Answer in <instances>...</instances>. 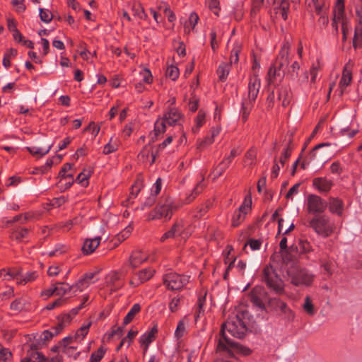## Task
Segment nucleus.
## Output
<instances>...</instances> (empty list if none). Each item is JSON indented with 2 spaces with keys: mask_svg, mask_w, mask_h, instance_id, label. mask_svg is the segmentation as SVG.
Masks as SVG:
<instances>
[{
  "mask_svg": "<svg viewBox=\"0 0 362 362\" xmlns=\"http://www.w3.org/2000/svg\"><path fill=\"white\" fill-rule=\"evenodd\" d=\"M262 279L267 287L275 293L281 295L284 293V282L273 267L269 265L264 267Z\"/></svg>",
  "mask_w": 362,
  "mask_h": 362,
  "instance_id": "nucleus-7",
  "label": "nucleus"
},
{
  "mask_svg": "<svg viewBox=\"0 0 362 362\" xmlns=\"http://www.w3.org/2000/svg\"><path fill=\"white\" fill-rule=\"evenodd\" d=\"M0 276L4 281L17 280L19 277V272L11 269H2L0 271Z\"/></svg>",
  "mask_w": 362,
  "mask_h": 362,
  "instance_id": "nucleus-28",
  "label": "nucleus"
},
{
  "mask_svg": "<svg viewBox=\"0 0 362 362\" xmlns=\"http://www.w3.org/2000/svg\"><path fill=\"white\" fill-rule=\"evenodd\" d=\"M142 82L149 84L152 82L153 77L149 69L143 68L139 73V78Z\"/></svg>",
  "mask_w": 362,
  "mask_h": 362,
  "instance_id": "nucleus-42",
  "label": "nucleus"
},
{
  "mask_svg": "<svg viewBox=\"0 0 362 362\" xmlns=\"http://www.w3.org/2000/svg\"><path fill=\"white\" fill-rule=\"evenodd\" d=\"M179 207V203L175 202L172 199H167L164 202H160L154 210L148 214L147 219L149 221L163 219L165 221H167L171 218L174 211Z\"/></svg>",
  "mask_w": 362,
  "mask_h": 362,
  "instance_id": "nucleus-3",
  "label": "nucleus"
},
{
  "mask_svg": "<svg viewBox=\"0 0 362 362\" xmlns=\"http://www.w3.org/2000/svg\"><path fill=\"white\" fill-rule=\"evenodd\" d=\"M30 359L32 362H47L49 360L40 352L33 353Z\"/></svg>",
  "mask_w": 362,
  "mask_h": 362,
  "instance_id": "nucleus-62",
  "label": "nucleus"
},
{
  "mask_svg": "<svg viewBox=\"0 0 362 362\" xmlns=\"http://www.w3.org/2000/svg\"><path fill=\"white\" fill-rule=\"evenodd\" d=\"M303 308L304 311L309 315H314L316 313V310L312 302V300L309 296H306L304 299V303L303 304Z\"/></svg>",
  "mask_w": 362,
  "mask_h": 362,
  "instance_id": "nucleus-41",
  "label": "nucleus"
},
{
  "mask_svg": "<svg viewBox=\"0 0 362 362\" xmlns=\"http://www.w3.org/2000/svg\"><path fill=\"white\" fill-rule=\"evenodd\" d=\"M155 270L151 268H145L136 274V278H134L129 282L132 286H137L149 280L154 274Z\"/></svg>",
  "mask_w": 362,
  "mask_h": 362,
  "instance_id": "nucleus-16",
  "label": "nucleus"
},
{
  "mask_svg": "<svg viewBox=\"0 0 362 362\" xmlns=\"http://www.w3.org/2000/svg\"><path fill=\"white\" fill-rule=\"evenodd\" d=\"M67 246L63 244H57L54 249L45 252L49 257L59 256L67 251Z\"/></svg>",
  "mask_w": 362,
  "mask_h": 362,
  "instance_id": "nucleus-47",
  "label": "nucleus"
},
{
  "mask_svg": "<svg viewBox=\"0 0 362 362\" xmlns=\"http://www.w3.org/2000/svg\"><path fill=\"white\" fill-rule=\"evenodd\" d=\"M166 122L163 117L158 118L154 125L155 134H159L164 133L166 130Z\"/></svg>",
  "mask_w": 362,
  "mask_h": 362,
  "instance_id": "nucleus-48",
  "label": "nucleus"
},
{
  "mask_svg": "<svg viewBox=\"0 0 362 362\" xmlns=\"http://www.w3.org/2000/svg\"><path fill=\"white\" fill-rule=\"evenodd\" d=\"M247 328L245 322L240 315L230 317L221 327L220 338L217 344V351L223 352L226 356L233 357L235 354L240 353L245 356L249 355L251 351L238 343L230 340L227 332L236 338H242L246 332Z\"/></svg>",
  "mask_w": 362,
  "mask_h": 362,
  "instance_id": "nucleus-1",
  "label": "nucleus"
},
{
  "mask_svg": "<svg viewBox=\"0 0 362 362\" xmlns=\"http://www.w3.org/2000/svg\"><path fill=\"white\" fill-rule=\"evenodd\" d=\"M257 156V151L254 148H251L249 149L245 153V163L247 165H252L255 163Z\"/></svg>",
  "mask_w": 362,
  "mask_h": 362,
  "instance_id": "nucleus-45",
  "label": "nucleus"
},
{
  "mask_svg": "<svg viewBox=\"0 0 362 362\" xmlns=\"http://www.w3.org/2000/svg\"><path fill=\"white\" fill-rule=\"evenodd\" d=\"M179 69L177 66L171 65L168 66L166 70V76L172 79L173 81H175L179 77Z\"/></svg>",
  "mask_w": 362,
  "mask_h": 362,
  "instance_id": "nucleus-51",
  "label": "nucleus"
},
{
  "mask_svg": "<svg viewBox=\"0 0 362 362\" xmlns=\"http://www.w3.org/2000/svg\"><path fill=\"white\" fill-rule=\"evenodd\" d=\"M90 173L89 171L85 170L79 173L76 179V182L79 183L83 187H86L88 184V180L90 177Z\"/></svg>",
  "mask_w": 362,
  "mask_h": 362,
  "instance_id": "nucleus-50",
  "label": "nucleus"
},
{
  "mask_svg": "<svg viewBox=\"0 0 362 362\" xmlns=\"http://www.w3.org/2000/svg\"><path fill=\"white\" fill-rule=\"evenodd\" d=\"M276 308L277 310L280 312V314L284 315L286 320L289 321L293 320L295 313L285 302L277 299L276 300Z\"/></svg>",
  "mask_w": 362,
  "mask_h": 362,
  "instance_id": "nucleus-17",
  "label": "nucleus"
},
{
  "mask_svg": "<svg viewBox=\"0 0 362 362\" xmlns=\"http://www.w3.org/2000/svg\"><path fill=\"white\" fill-rule=\"evenodd\" d=\"M206 122V113L203 110H199L197 117L194 119V124L192 127L193 133L196 134L199 131L201 127L204 125Z\"/></svg>",
  "mask_w": 362,
  "mask_h": 362,
  "instance_id": "nucleus-30",
  "label": "nucleus"
},
{
  "mask_svg": "<svg viewBox=\"0 0 362 362\" xmlns=\"http://www.w3.org/2000/svg\"><path fill=\"white\" fill-rule=\"evenodd\" d=\"M73 343V337H64L60 341V346H62V352L68 357H73L74 359H76L80 355V351H76V346L71 345Z\"/></svg>",
  "mask_w": 362,
  "mask_h": 362,
  "instance_id": "nucleus-14",
  "label": "nucleus"
},
{
  "mask_svg": "<svg viewBox=\"0 0 362 362\" xmlns=\"http://www.w3.org/2000/svg\"><path fill=\"white\" fill-rule=\"evenodd\" d=\"M189 280V276H182L176 273L166 274L163 276L165 286L170 290H180L182 288Z\"/></svg>",
  "mask_w": 362,
  "mask_h": 362,
  "instance_id": "nucleus-10",
  "label": "nucleus"
},
{
  "mask_svg": "<svg viewBox=\"0 0 362 362\" xmlns=\"http://www.w3.org/2000/svg\"><path fill=\"white\" fill-rule=\"evenodd\" d=\"M52 145H48L46 148L32 146L26 147V149L33 156H43L46 155L51 149Z\"/></svg>",
  "mask_w": 362,
  "mask_h": 362,
  "instance_id": "nucleus-33",
  "label": "nucleus"
},
{
  "mask_svg": "<svg viewBox=\"0 0 362 362\" xmlns=\"http://www.w3.org/2000/svg\"><path fill=\"white\" fill-rule=\"evenodd\" d=\"M157 331V327H153L140 337L139 342L144 346V351H147L150 344L154 340Z\"/></svg>",
  "mask_w": 362,
  "mask_h": 362,
  "instance_id": "nucleus-20",
  "label": "nucleus"
},
{
  "mask_svg": "<svg viewBox=\"0 0 362 362\" xmlns=\"http://www.w3.org/2000/svg\"><path fill=\"white\" fill-rule=\"evenodd\" d=\"M199 16L197 13L192 12L190 13L188 21H185L184 24L185 32L189 33L195 28L198 23Z\"/></svg>",
  "mask_w": 362,
  "mask_h": 362,
  "instance_id": "nucleus-29",
  "label": "nucleus"
},
{
  "mask_svg": "<svg viewBox=\"0 0 362 362\" xmlns=\"http://www.w3.org/2000/svg\"><path fill=\"white\" fill-rule=\"evenodd\" d=\"M258 288L254 289L251 295V300L253 304L260 308H264V303L261 298L256 295Z\"/></svg>",
  "mask_w": 362,
  "mask_h": 362,
  "instance_id": "nucleus-56",
  "label": "nucleus"
},
{
  "mask_svg": "<svg viewBox=\"0 0 362 362\" xmlns=\"http://www.w3.org/2000/svg\"><path fill=\"white\" fill-rule=\"evenodd\" d=\"M214 141V139L211 136H206L204 139L200 140L197 143V148L200 150L210 146Z\"/></svg>",
  "mask_w": 362,
  "mask_h": 362,
  "instance_id": "nucleus-54",
  "label": "nucleus"
},
{
  "mask_svg": "<svg viewBox=\"0 0 362 362\" xmlns=\"http://www.w3.org/2000/svg\"><path fill=\"white\" fill-rule=\"evenodd\" d=\"M139 156L141 157L144 160L146 159L149 161L150 164H152L156 160V153L152 151L151 146H146L139 153Z\"/></svg>",
  "mask_w": 362,
  "mask_h": 362,
  "instance_id": "nucleus-32",
  "label": "nucleus"
},
{
  "mask_svg": "<svg viewBox=\"0 0 362 362\" xmlns=\"http://www.w3.org/2000/svg\"><path fill=\"white\" fill-rule=\"evenodd\" d=\"M204 180V178L202 179ZM202 181L203 180H201L196 186L193 189V191H192V194L190 195V197H192V198H189V202H190L191 200H192L196 195L199 194L202 190L204 188V185L202 183Z\"/></svg>",
  "mask_w": 362,
  "mask_h": 362,
  "instance_id": "nucleus-63",
  "label": "nucleus"
},
{
  "mask_svg": "<svg viewBox=\"0 0 362 362\" xmlns=\"http://www.w3.org/2000/svg\"><path fill=\"white\" fill-rule=\"evenodd\" d=\"M194 227L189 220H180L175 223L172 228L165 232L160 238V241L164 242L167 239L180 237L186 239L194 231Z\"/></svg>",
  "mask_w": 362,
  "mask_h": 362,
  "instance_id": "nucleus-6",
  "label": "nucleus"
},
{
  "mask_svg": "<svg viewBox=\"0 0 362 362\" xmlns=\"http://www.w3.org/2000/svg\"><path fill=\"white\" fill-rule=\"evenodd\" d=\"M189 325V320L185 316L178 322L177 328L175 331V337L179 340L187 332V328Z\"/></svg>",
  "mask_w": 362,
  "mask_h": 362,
  "instance_id": "nucleus-27",
  "label": "nucleus"
},
{
  "mask_svg": "<svg viewBox=\"0 0 362 362\" xmlns=\"http://www.w3.org/2000/svg\"><path fill=\"white\" fill-rule=\"evenodd\" d=\"M101 240V235H97L93 238L86 239L83 245V252L86 255L91 254L99 246Z\"/></svg>",
  "mask_w": 362,
  "mask_h": 362,
  "instance_id": "nucleus-18",
  "label": "nucleus"
},
{
  "mask_svg": "<svg viewBox=\"0 0 362 362\" xmlns=\"http://www.w3.org/2000/svg\"><path fill=\"white\" fill-rule=\"evenodd\" d=\"M321 68L322 66L319 61H317L315 63L313 64L309 71L311 83H315L316 82L318 73L320 71Z\"/></svg>",
  "mask_w": 362,
  "mask_h": 362,
  "instance_id": "nucleus-39",
  "label": "nucleus"
},
{
  "mask_svg": "<svg viewBox=\"0 0 362 362\" xmlns=\"http://www.w3.org/2000/svg\"><path fill=\"white\" fill-rule=\"evenodd\" d=\"M240 50H241L240 43L235 42L234 43L233 47L231 50V54H230V63L231 64L238 63V59H239L238 54H239V52H240Z\"/></svg>",
  "mask_w": 362,
  "mask_h": 362,
  "instance_id": "nucleus-43",
  "label": "nucleus"
},
{
  "mask_svg": "<svg viewBox=\"0 0 362 362\" xmlns=\"http://www.w3.org/2000/svg\"><path fill=\"white\" fill-rule=\"evenodd\" d=\"M181 298L180 297L173 298L169 303V309L172 313L176 312L180 305Z\"/></svg>",
  "mask_w": 362,
  "mask_h": 362,
  "instance_id": "nucleus-59",
  "label": "nucleus"
},
{
  "mask_svg": "<svg viewBox=\"0 0 362 362\" xmlns=\"http://www.w3.org/2000/svg\"><path fill=\"white\" fill-rule=\"evenodd\" d=\"M163 118L165 119L168 125H176L179 124V122L182 118V114L177 110L173 108L165 113Z\"/></svg>",
  "mask_w": 362,
  "mask_h": 362,
  "instance_id": "nucleus-21",
  "label": "nucleus"
},
{
  "mask_svg": "<svg viewBox=\"0 0 362 362\" xmlns=\"http://www.w3.org/2000/svg\"><path fill=\"white\" fill-rule=\"evenodd\" d=\"M252 197L247 195L240 207L235 210L233 214L231 224L233 227H238L245 219L246 215L251 211Z\"/></svg>",
  "mask_w": 362,
  "mask_h": 362,
  "instance_id": "nucleus-9",
  "label": "nucleus"
},
{
  "mask_svg": "<svg viewBox=\"0 0 362 362\" xmlns=\"http://www.w3.org/2000/svg\"><path fill=\"white\" fill-rule=\"evenodd\" d=\"M126 274V271L122 268L118 271L113 270L109 272L105 280V286L110 288V291H116L123 286L122 277Z\"/></svg>",
  "mask_w": 362,
  "mask_h": 362,
  "instance_id": "nucleus-11",
  "label": "nucleus"
},
{
  "mask_svg": "<svg viewBox=\"0 0 362 362\" xmlns=\"http://www.w3.org/2000/svg\"><path fill=\"white\" fill-rule=\"evenodd\" d=\"M262 242L258 240H250L245 245V247L250 246L252 250H257L260 248Z\"/></svg>",
  "mask_w": 362,
  "mask_h": 362,
  "instance_id": "nucleus-64",
  "label": "nucleus"
},
{
  "mask_svg": "<svg viewBox=\"0 0 362 362\" xmlns=\"http://www.w3.org/2000/svg\"><path fill=\"white\" fill-rule=\"evenodd\" d=\"M11 358V351L8 349L0 346V360H2L5 362H8V361H10Z\"/></svg>",
  "mask_w": 362,
  "mask_h": 362,
  "instance_id": "nucleus-57",
  "label": "nucleus"
},
{
  "mask_svg": "<svg viewBox=\"0 0 362 362\" xmlns=\"http://www.w3.org/2000/svg\"><path fill=\"white\" fill-rule=\"evenodd\" d=\"M259 67V64L255 60L252 64L253 74L250 76L248 83L247 93V95L243 96L241 102V110L240 114L243 122L247 120L259 91L261 81L257 74V71Z\"/></svg>",
  "mask_w": 362,
  "mask_h": 362,
  "instance_id": "nucleus-2",
  "label": "nucleus"
},
{
  "mask_svg": "<svg viewBox=\"0 0 362 362\" xmlns=\"http://www.w3.org/2000/svg\"><path fill=\"white\" fill-rule=\"evenodd\" d=\"M238 148H234L230 151V155L226 156L223 160L214 169L212 173L213 179L219 177L224 171L229 167L233 158L240 153Z\"/></svg>",
  "mask_w": 362,
  "mask_h": 362,
  "instance_id": "nucleus-13",
  "label": "nucleus"
},
{
  "mask_svg": "<svg viewBox=\"0 0 362 362\" xmlns=\"http://www.w3.org/2000/svg\"><path fill=\"white\" fill-rule=\"evenodd\" d=\"M291 283L297 287L306 288L312 286L315 276L309 270L293 267L288 270Z\"/></svg>",
  "mask_w": 362,
  "mask_h": 362,
  "instance_id": "nucleus-4",
  "label": "nucleus"
},
{
  "mask_svg": "<svg viewBox=\"0 0 362 362\" xmlns=\"http://www.w3.org/2000/svg\"><path fill=\"white\" fill-rule=\"evenodd\" d=\"M37 277V274L35 272H30L26 273L25 275H21L19 273V277L17 280V284H25L28 282L34 281Z\"/></svg>",
  "mask_w": 362,
  "mask_h": 362,
  "instance_id": "nucleus-38",
  "label": "nucleus"
},
{
  "mask_svg": "<svg viewBox=\"0 0 362 362\" xmlns=\"http://www.w3.org/2000/svg\"><path fill=\"white\" fill-rule=\"evenodd\" d=\"M62 330V326L54 327L51 329L45 330L40 335V339L45 341L51 339L53 337L57 336Z\"/></svg>",
  "mask_w": 362,
  "mask_h": 362,
  "instance_id": "nucleus-34",
  "label": "nucleus"
},
{
  "mask_svg": "<svg viewBox=\"0 0 362 362\" xmlns=\"http://www.w3.org/2000/svg\"><path fill=\"white\" fill-rule=\"evenodd\" d=\"M353 45L356 49H362V25L355 27Z\"/></svg>",
  "mask_w": 362,
  "mask_h": 362,
  "instance_id": "nucleus-35",
  "label": "nucleus"
},
{
  "mask_svg": "<svg viewBox=\"0 0 362 362\" xmlns=\"http://www.w3.org/2000/svg\"><path fill=\"white\" fill-rule=\"evenodd\" d=\"M90 284H92V282H88L83 277L80 279L74 286V288H76L79 291H83L85 288L88 287Z\"/></svg>",
  "mask_w": 362,
  "mask_h": 362,
  "instance_id": "nucleus-60",
  "label": "nucleus"
},
{
  "mask_svg": "<svg viewBox=\"0 0 362 362\" xmlns=\"http://www.w3.org/2000/svg\"><path fill=\"white\" fill-rule=\"evenodd\" d=\"M90 325V322L83 323L73 336H69V337H73L74 342H81L88 334Z\"/></svg>",
  "mask_w": 362,
  "mask_h": 362,
  "instance_id": "nucleus-25",
  "label": "nucleus"
},
{
  "mask_svg": "<svg viewBox=\"0 0 362 362\" xmlns=\"http://www.w3.org/2000/svg\"><path fill=\"white\" fill-rule=\"evenodd\" d=\"M352 80V73L350 69H349L348 66H346L344 68L341 78L339 81V89L340 90L341 95L343 94L348 87Z\"/></svg>",
  "mask_w": 362,
  "mask_h": 362,
  "instance_id": "nucleus-19",
  "label": "nucleus"
},
{
  "mask_svg": "<svg viewBox=\"0 0 362 362\" xmlns=\"http://www.w3.org/2000/svg\"><path fill=\"white\" fill-rule=\"evenodd\" d=\"M230 66L227 63H222L217 69V74L221 81H225L229 74Z\"/></svg>",
  "mask_w": 362,
  "mask_h": 362,
  "instance_id": "nucleus-40",
  "label": "nucleus"
},
{
  "mask_svg": "<svg viewBox=\"0 0 362 362\" xmlns=\"http://www.w3.org/2000/svg\"><path fill=\"white\" fill-rule=\"evenodd\" d=\"M288 49L289 45L288 44L284 45L282 47V49L280 52V55L282 57V58L285 57V59L283 62L280 63V67L281 68L284 64H288ZM268 75L269 77V79L272 80V78H274L276 76H281V70L280 69H277L276 66H272L269 68L268 71Z\"/></svg>",
  "mask_w": 362,
  "mask_h": 362,
  "instance_id": "nucleus-15",
  "label": "nucleus"
},
{
  "mask_svg": "<svg viewBox=\"0 0 362 362\" xmlns=\"http://www.w3.org/2000/svg\"><path fill=\"white\" fill-rule=\"evenodd\" d=\"M11 4L16 8V11L18 13H22L25 10L24 0H12Z\"/></svg>",
  "mask_w": 362,
  "mask_h": 362,
  "instance_id": "nucleus-61",
  "label": "nucleus"
},
{
  "mask_svg": "<svg viewBox=\"0 0 362 362\" xmlns=\"http://www.w3.org/2000/svg\"><path fill=\"white\" fill-rule=\"evenodd\" d=\"M54 288L55 296H62L73 289L74 286H70L69 285L63 283H57L54 285Z\"/></svg>",
  "mask_w": 362,
  "mask_h": 362,
  "instance_id": "nucleus-37",
  "label": "nucleus"
},
{
  "mask_svg": "<svg viewBox=\"0 0 362 362\" xmlns=\"http://www.w3.org/2000/svg\"><path fill=\"white\" fill-rule=\"evenodd\" d=\"M132 11L134 13V15L138 18L143 19L146 18V14L144 12V8L141 6L140 4H134L132 6Z\"/></svg>",
  "mask_w": 362,
  "mask_h": 362,
  "instance_id": "nucleus-55",
  "label": "nucleus"
},
{
  "mask_svg": "<svg viewBox=\"0 0 362 362\" xmlns=\"http://www.w3.org/2000/svg\"><path fill=\"white\" fill-rule=\"evenodd\" d=\"M276 15H279L284 20L288 17V11L289 9V2L288 0H276L274 8Z\"/></svg>",
  "mask_w": 362,
  "mask_h": 362,
  "instance_id": "nucleus-22",
  "label": "nucleus"
},
{
  "mask_svg": "<svg viewBox=\"0 0 362 362\" xmlns=\"http://www.w3.org/2000/svg\"><path fill=\"white\" fill-rule=\"evenodd\" d=\"M291 100V93L288 87L281 86L272 91L267 97L268 106L272 107L274 103H278L283 107H286Z\"/></svg>",
  "mask_w": 362,
  "mask_h": 362,
  "instance_id": "nucleus-8",
  "label": "nucleus"
},
{
  "mask_svg": "<svg viewBox=\"0 0 362 362\" xmlns=\"http://www.w3.org/2000/svg\"><path fill=\"white\" fill-rule=\"evenodd\" d=\"M329 210L332 214L341 216L344 211L343 202L337 198H331L327 203Z\"/></svg>",
  "mask_w": 362,
  "mask_h": 362,
  "instance_id": "nucleus-23",
  "label": "nucleus"
},
{
  "mask_svg": "<svg viewBox=\"0 0 362 362\" xmlns=\"http://www.w3.org/2000/svg\"><path fill=\"white\" fill-rule=\"evenodd\" d=\"M206 293H205L204 296H200L198 298L197 308L195 311V320H197L200 315L204 312V305L206 301Z\"/></svg>",
  "mask_w": 362,
  "mask_h": 362,
  "instance_id": "nucleus-46",
  "label": "nucleus"
},
{
  "mask_svg": "<svg viewBox=\"0 0 362 362\" xmlns=\"http://www.w3.org/2000/svg\"><path fill=\"white\" fill-rule=\"evenodd\" d=\"M310 226L314 231L323 238H327L335 230L334 222L325 214L315 215L310 221Z\"/></svg>",
  "mask_w": 362,
  "mask_h": 362,
  "instance_id": "nucleus-5",
  "label": "nucleus"
},
{
  "mask_svg": "<svg viewBox=\"0 0 362 362\" xmlns=\"http://www.w3.org/2000/svg\"><path fill=\"white\" fill-rule=\"evenodd\" d=\"M140 311L141 305L139 303L134 304L129 311L127 313V315L124 317L123 320V324L127 325L130 323L134 320L135 316L139 313Z\"/></svg>",
  "mask_w": 362,
  "mask_h": 362,
  "instance_id": "nucleus-31",
  "label": "nucleus"
},
{
  "mask_svg": "<svg viewBox=\"0 0 362 362\" xmlns=\"http://www.w3.org/2000/svg\"><path fill=\"white\" fill-rule=\"evenodd\" d=\"M307 209L310 214H317L325 211L327 203L315 194H310L307 197Z\"/></svg>",
  "mask_w": 362,
  "mask_h": 362,
  "instance_id": "nucleus-12",
  "label": "nucleus"
},
{
  "mask_svg": "<svg viewBox=\"0 0 362 362\" xmlns=\"http://www.w3.org/2000/svg\"><path fill=\"white\" fill-rule=\"evenodd\" d=\"M147 259V257L144 255L141 251H135L132 252L129 259V265L133 267H137L142 262Z\"/></svg>",
  "mask_w": 362,
  "mask_h": 362,
  "instance_id": "nucleus-26",
  "label": "nucleus"
},
{
  "mask_svg": "<svg viewBox=\"0 0 362 362\" xmlns=\"http://www.w3.org/2000/svg\"><path fill=\"white\" fill-rule=\"evenodd\" d=\"M105 353V349L103 347H100L97 351L93 353L90 356V362H99Z\"/></svg>",
  "mask_w": 362,
  "mask_h": 362,
  "instance_id": "nucleus-53",
  "label": "nucleus"
},
{
  "mask_svg": "<svg viewBox=\"0 0 362 362\" xmlns=\"http://www.w3.org/2000/svg\"><path fill=\"white\" fill-rule=\"evenodd\" d=\"M313 186L320 192H327L330 190L332 182L326 178L318 177L314 179Z\"/></svg>",
  "mask_w": 362,
  "mask_h": 362,
  "instance_id": "nucleus-24",
  "label": "nucleus"
},
{
  "mask_svg": "<svg viewBox=\"0 0 362 362\" xmlns=\"http://www.w3.org/2000/svg\"><path fill=\"white\" fill-rule=\"evenodd\" d=\"M39 12L40 18L42 21L48 23L52 20L53 15L49 9L40 8Z\"/></svg>",
  "mask_w": 362,
  "mask_h": 362,
  "instance_id": "nucleus-49",
  "label": "nucleus"
},
{
  "mask_svg": "<svg viewBox=\"0 0 362 362\" xmlns=\"http://www.w3.org/2000/svg\"><path fill=\"white\" fill-rule=\"evenodd\" d=\"M132 227L129 226L126 227L122 232L117 234V239L119 241H123L127 239L132 231Z\"/></svg>",
  "mask_w": 362,
  "mask_h": 362,
  "instance_id": "nucleus-58",
  "label": "nucleus"
},
{
  "mask_svg": "<svg viewBox=\"0 0 362 362\" xmlns=\"http://www.w3.org/2000/svg\"><path fill=\"white\" fill-rule=\"evenodd\" d=\"M28 230L27 228H17L11 233V238L18 242L23 241L28 237Z\"/></svg>",
  "mask_w": 362,
  "mask_h": 362,
  "instance_id": "nucleus-36",
  "label": "nucleus"
},
{
  "mask_svg": "<svg viewBox=\"0 0 362 362\" xmlns=\"http://www.w3.org/2000/svg\"><path fill=\"white\" fill-rule=\"evenodd\" d=\"M119 146V141L117 139H113L112 138L110 139L109 143H107L103 148V153L105 154H109L111 153L115 152L117 150Z\"/></svg>",
  "mask_w": 362,
  "mask_h": 362,
  "instance_id": "nucleus-44",
  "label": "nucleus"
},
{
  "mask_svg": "<svg viewBox=\"0 0 362 362\" xmlns=\"http://www.w3.org/2000/svg\"><path fill=\"white\" fill-rule=\"evenodd\" d=\"M344 9V0H337L334 7L335 18H340L342 17Z\"/></svg>",
  "mask_w": 362,
  "mask_h": 362,
  "instance_id": "nucleus-52",
  "label": "nucleus"
}]
</instances>
